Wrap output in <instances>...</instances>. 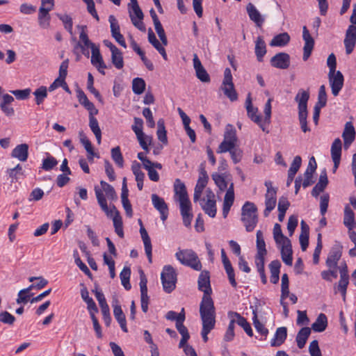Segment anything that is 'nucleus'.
Instances as JSON below:
<instances>
[{
    "label": "nucleus",
    "instance_id": "obj_1",
    "mask_svg": "<svg viewBox=\"0 0 356 356\" xmlns=\"http://www.w3.org/2000/svg\"><path fill=\"white\" fill-rule=\"evenodd\" d=\"M175 199L179 204L180 213L184 225L188 227L193 220L192 204L189 200L186 186L179 179L174 183Z\"/></svg>",
    "mask_w": 356,
    "mask_h": 356
},
{
    "label": "nucleus",
    "instance_id": "obj_2",
    "mask_svg": "<svg viewBox=\"0 0 356 356\" xmlns=\"http://www.w3.org/2000/svg\"><path fill=\"white\" fill-rule=\"evenodd\" d=\"M198 289L204 292L201 302L200 304V310L216 309L214 302L211 297L212 289L210 284L209 272L203 270L200 273L198 280Z\"/></svg>",
    "mask_w": 356,
    "mask_h": 356
},
{
    "label": "nucleus",
    "instance_id": "obj_3",
    "mask_svg": "<svg viewBox=\"0 0 356 356\" xmlns=\"http://www.w3.org/2000/svg\"><path fill=\"white\" fill-rule=\"evenodd\" d=\"M100 184L102 188L98 186H95L94 190L95 195L101 209L108 216L112 210L109 209L105 196H106L109 200L115 201L118 199V195L114 188L111 184L104 181H101Z\"/></svg>",
    "mask_w": 356,
    "mask_h": 356
},
{
    "label": "nucleus",
    "instance_id": "obj_4",
    "mask_svg": "<svg viewBox=\"0 0 356 356\" xmlns=\"http://www.w3.org/2000/svg\"><path fill=\"white\" fill-rule=\"evenodd\" d=\"M309 99V93L303 89L298 90L295 97V101L298 103V120L300 122V127L304 133L310 131L307 126V102Z\"/></svg>",
    "mask_w": 356,
    "mask_h": 356
},
{
    "label": "nucleus",
    "instance_id": "obj_5",
    "mask_svg": "<svg viewBox=\"0 0 356 356\" xmlns=\"http://www.w3.org/2000/svg\"><path fill=\"white\" fill-rule=\"evenodd\" d=\"M241 221L247 232L254 230L258 222L257 208L253 202H246L241 209Z\"/></svg>",
    "mask_w": 356,
    "mask_h": 356
},
{
    "label": "nucleus",
    "instance_id": "obj_6",
    "mask_svg": "<svg viewBox=\"0 0 356 356\" xmlns=\"http://www.w3.org/2000/svg\"><path fill=\"white\" fill-rule=\"evenodd\" d=\"M175 257L184 266H189L197 271L202 269V264L197 254L193 250L185 249L179 250L176 252Z\"/></svg>",
    "mask_w": 356,
    "mask_h": 356
},
{
    "label": "nucleus",
    "instance_id": "obj_7",
    "mask_svg": "<svg viewBox=\"0 0 356 356\" xmlns=\"http://www.w3.org/2000/svg\"><path fill=\"white\" fill-rule=\"evenodd\" d=\"M202 323L201 334L204 342L208 341V334L214 328L216 324V309L200 310Z\"/></svg>",
    "mask_w": 356,
    "mask_h": 356
},
{
    "label": "nucleus",
    "instance_id": "obj_8",
    "mask_svg": "<svg viewBox=\"0 0 356 356\" xmlns=\"http://www.w3.org/2000/svg\"><path fill=\"white\" fill-rule=\"evenodd\" d=\"M161 280L163 290L166 293H171L176 287L177 273L175 269L170 265L165 266L161 273Z\"/></svg>",
    "mask_w": 356,
    "mask_h": 356
},
{
    "label": "nucleus",
    "instance_id": "obj_9",
    "mask_svg": "<svg viewBox=\"0 0 356 356\" xmlns=\"http://www.w3.org/2000/svg\"><path fill=\"white\" fill-rule=\"evenodd\" d=\"M200 200V206L203 211L211 218L216 215V201L214 193L210 188H207L205 197Z\"/></svg>",
    "mask_w": 356,
    "mask_h": 356
},
{
    "label": "nucleus",
    "instance_id": "obj_10",
    "mask_svg": "<svg viewBox=\"0 0 356 356\" xmlns=\"http://www.w3.org/2000/svg\"><path fill=\"white\" fill-rule=\"evenodd\" d=\"M129 14L133 25L142 32H145L146 28L143 22L144 15L138 3L128 6Z\"/></svg>",
    "mask_w": 356,
    "mask_h": 356
},
{
    "label": "nucleus",
    "instance_id": "obj_11",
    "mask_svg": "<svg viewBox=\"0 0 356 356\" xmlns=\"http://www.w3.org/2000/svg\"><path fill=\"white\" fill-rule=\"evenodd\" d=\"M95 296L101 307L103 319L106 326H109L111 322V317L110 315L109 307L106 302V298L102 291L99 290L97 287L92 290Z\"/></svg>",
    "mask_w": 356,
    "mask_h": 356
},
{
    "label": "nucleus",
    "instance_id": "obj_12",
    "mask_svg": "<svg viewBox=\"0 0 356 356\" xmlns=\"http://www.w3.org/2000/svg\"><path fill=\"white\" fill-rule=\"evenodd\" d=\"M342 250L343 245L339 242H336L332 247L325 262L329 268H337L338 261L342 255Z\"/></svg>",
    "mask_w": 356,
    "mask_h": 356
},
{
    "label": "nucleus",
    "instance_id": "obj_13",
    "mask_svg": "<svg viewBox=\"0 0 356 356\" xmlns=\"http://www.w3.org/2000/svg\"><path fill=\"white\" fill-rule=\"evenodd\" d=\"M245 108L248 116L251 119V120L257 123L264 131H266V128L262 122L261 116L257 114L258 108L257 107H254L252 104L250 94H248L246 98Z\"/></svg>",
    "mask_w": 356,
    "mask_h": 356
},
{
    "label": "nucleus",
    "instance_id": "obj_14",
    "mask_svg": "<svg viewBox=\"0 0 356 356\" xmlns=\"http://www.w3.org/2000/svg\"><path fill=\"white\" fill-rule=\"evenodd\" d=\"M209 180V177L206 170L202 168L200 172V176L197 179V184L194 189L193 201L195 202L200 200L202 191L206 187Z\"/></svg>",
    "mask_w": 356,
    "mask_h": 356
},
{
    "label": "nucleus",
    "instance_id": "obj_15",
    "mask_svg": "<svg viewBox=\"0 0 356 356\" xmlns=\"http://www.w3.org/2000/svg\"><path fill=\"white\" fill-rule=\"evenodd\" d=\"M302 39L305 42L302 58L305 61L310 56L314 47V40L305 26L302 27Z\"/></svg>",
    "mask_w": 356,
    "mask_h": 356
},
{
    "label": "nucleus",
    "instance_id": "obj_16",
    "mask_svg": "<svg viewBox=\"0 0 356 356\" xmlns=\"http://www.w3.org/2000/svg\"><path fill=\"white\" fill-rule=\"evenodd\" d=\"M329 81L334 96H337L343 86V76L340 71H336L334 74H328Z\"/></svg>",
    "mask_w": 356,
    "mask_h": 356
},
{
    "label": "nucleus",
    "instance_id": "obj_17",
    "mask_svg": "<svg viewBox=\"0 0 356 356\" xmlns=\"http://www.w3.org/2000/svg\"><path fill=\"white\" fill-rule=\"evenodd\" d=\"M108 22L111 26V32L112 37L116 40V42L122 47L126 48L127 44L124 38V36L120 33V26L118 22L114 15H110L108 17Z\"/></svg>",
    "mask_w": 356,
    "mask_h": 356
},
{
    "label": "nucleus",
    "instance_id": "obj_18",
    "mask_svg": "<svg viewBox=\"0 0 356 356\" xmlns=\"http://www.w3.org/2000/svg\"><path fill=\"white\" fill-rule=\"evenodd\" d=\"M91 63L95 66L99 73L104 75V70L106 68V65L104 62L103 58L100 54L99 48L98 46L91 48Z\"/></svg>",
    "mask_w": 356,
    "mask_h": 356
},
{
    "label": "nucleus",
    "instance_id": "obj_19",
    "mask_svg": "<svg viewBox=\"0 0 356 356\" xmlns=\"http://www.w3.org/2000/svg\"><path fill=\"white\" fill-rule=\"evenodd\" d=\"M356 43V26L350 25L346 31V37L344 39V45L346 47V52L350 54L353 52Z\"/></svg>",
    "mask_w": 356,
    "mask_h": 356
},
{
    "label": "nucleus",
    "instance_id": "obj_20",
    "mask_svg": "<svg viewBox=\"0 0 356 356\" xmlns=\"http://www.w3.org/2000/svg\"><path fill=\"white\" fill-rule=\"evenodd\" d=\"M270 64L276 68L287 69L290 65V56L286 53H278L272 57Z\"/></svg>",
    "mask_w": 356,
    "mask_h": 356
},
{
    "label": "nucleus",
    "instance_id": "obj_21",
    "mask_svg": "<svg viewBox=\"0 0 356 356\" xmlns=\"http://www.w3.org/2000/svg\"><path fill=\"white\" fill-rule=\"evenodd\" d=\"M212 179L214 181L215 184L218 186L220 191L227 190L228 185L232 181L231 175L227 173L219 174L214 172L211 175Z\"/></svg>",
    "mask_w": 356,
    "mask_h": 356
},
{
    "label": "nucleus",
    "instance_id": "obj_22",
    "mask_svg": "<svg viewBox=\"0 0 356 356\" xmlns=\"http://www.w3.org/2000/svg\"><path fill=\"white\" fill-rule=\"evenodd\" d=\"M152 202L154 208L159 211L161 220L165 221L168 218V207L163 198L160 197L156 194H152Z\"/></svg>",
    "mask_w": 356,
    "mask_h": 356
},
{
    "label": "nucleus",
    "instance_id": "obj_23",
    "mask_svg": "<svg viewBox=\"0 0 356 356\" xmlns=\"http://www.w3.org/2000/svg\"><path fill=\"white\" fill-rule=\"evenodd\" d=\"M280 248L282 259L288 266H291L293 262V250L290 240H285V243L277 245Z\"/></svg>",
    "mask_w": 356,
    "mask_h": 356
},
{
    "label": "nucleus",
    "instance_id": "obj_24",
    "mask_svg": "<svg viewBox=\"0 0 356 356\" xmlns=\"http://www.w3.org/2000/svg\"><path fill=\"white\" fill-rule=\"evenodd\" d=\"M113 315L115 319L119 323L121 329L124 332H127V323L125 315L124 314L121 306L119 305L118 300L116 298H113Z\"/></svg>",
    "mask_w": 356,
    "mask_h": 356
},
{
    "label": "nucleus",
    "instance_id": "obj_25",
    "mask_svg": "<svg viewBox=\"0 0 356 356\" xmlns=\"http://www.w3.org/2000/svg\"><path fill=\"white\" fill-rule=\"evenodd\" d=\"M246 11L250 19L255 23L258 27H261L264 22V18L262 17L254 5L252 3H248Z\"/></svg>",
    "mask_w": 356,
    "mask_h": 356
},
{
    "label": "nucleus",
    "instance_id": "obj_26",
    "mask_svg": "<svg viewBox=\"0 0 356 356\" xmlns=\"http://www.w3.org/2000/svg\"><path fill=\"white\" fill-rule=\"evenodd\" d=\"M277 191H273L271 190L266 191L265 195V206L266 209L264 211L265 217L268 216L269 213L273 211L276 205L277 202Z\"/></svg>",
    "mask_w": 356,
    "mask_h": 356
},
{
    "label": "nucleus",
    "instance_id": "obj_27",
    "mask_svg": "<svg viewBox=\"0 0 356 356\" xmlns=\"http://www.w3.org/2000/svg\"><path fill=\"white\" fill-rule=\"evenodd\" d=\"M11 156L22 162L26 161L29 157V145L26 143L17 145L13 149Z\"/></svg>",
    "mask_w": 356,
    "mask_h": 356
},
{
    "label": "nucleus",
    "instance_id": "obj_28",
    "mask_svg": "<svg viewBox=\"0 0 356 356\" xmlns=\"http://www.w3.org/2000/svg\"><path fill=\"white\" fill-rule=\"evenodd\" d=\"M228 317H233L236 318V323H237L238 325L243 328L244 331L248 336L252 337L253 335L252 330L251 328L250 323L244 317L241 316V314L235 312H229Z\"/></svg>",
    "mask_w": 356,
    "mask_h": 356
},
{
    "label": "nucleus",
    "instance_id": "obj_29",
    "mask_svg": "<svg viewBox=\"0 0 356 356\" xmlns=\"http://www.w3.org/2000/svg\"><path fill=\"white\" fill-rule=\"evenodd\" d=\"M112 210L111 212H110V215L113 212H114V216L113 217V226L115 228V232L118 234V236L120 238L124 237V231H123V223L122 217L120 215L119 211L116 209L115 207L113 205L112 208L110 209Z\"/></svg>",
    "mask_w": 356,
    "mask_h": 356
},
{
    "label": "nucleus",
    "instance_id": "obj_30",
    "mask_svg": "<svg viewBox=\"0 0 356 356\" xmlns=\"http://www.w3.org/2000/svg\"><path fill=\"white\" fill-rule=\"evenodd\" d=\"M140 233L144 243L145 254L148 258L149 262L151 264L152 262V246L150 238L143 225H141V227H140Z\"/></svg>",
    "mask_w": 356,
    "mask_h": 356
},
{
    "label": "nucleus",
    "instance_id": "obj_31",
    "mask_svg": "<svg viewBox=\"0 0 356 356\" xmlns=\"http://www.w3.org/2000/svg\"><path fill=\"white\" fill-rule=\"evenodd\" d=\"M342 137L344 141V147L348 148L355 138V128L351 122H348L346 123Z\"/></svg>",
    "mask_w": 356,
    "mask_h": 356
},
{
    "label": "nucleus",
    "instance_id": "obj_32",
    "mask_svg": "<svg viewBox=\"0 0 356 356\" xmlns=\"http://www.w3.org/2000/svg\"><path fill=\"white\" fill-rule=\"evenodd\" d=\"M287 337V329L286 327H280L276 330L273 339L270 341L271 346L277 347L281 346Z\"/></svg>",
    "mask_w": 356,
    "mask_h": 356
},
{
    "label": "nucleus",
    "instance_id": "obj_33",
    "mask_svg": "<svg viewBox=\"0 0 356 356\" xmlns=\"http://www.w3.org/2000/svg\"><path fill=\"white\" fill-rule=\"evenodd\" d=\"M328 184V179L325 170H323L319 177L318 182L313 188L312 191V195L314 197H317L321 193H322Z\"/></svg>",
    "mask_w": 356,
    "mask_h": 356
},
{
    "label": "nucleus",
    "instance_id": "obj_34",
    "mask_svg": "<svg viewBox=\"0 0 356 356\" xmlns=\"http://www.w3.org/2000/svg\"><path fill=\"white\" fill-rule=\"evenodd\" d=\"M343 224L349 230L356 227L355 213L348 205L344 209Z\"/></svg>",
    "mask_w": 356,
    "mask_h": 356
},
{
    "label": "nucleus",
    "instance_id": "obj_35",
    "mask_svg": "<svg viewBox=\"0 0 356 356\" xmlns=\"http://www.w3.org/2000/svg\"><path fill=\"white\" fill-rule=\"evenodd\" d=\"M148 41L159 52L163 59L167 60L168 56L165 50L159 42V41L156 39V35L151 29H149L148 31Z\"/></svg>",
    "mask_w": 356,
    "mask_h": 356
},
{
    "label": "nucleus",
    "instance_id": "obj_36",
    "mask_svg": "<svg viewBox=\"0 0 356 356\" xmlns=\"http://www.w3.org/2000/svg\"><path fill=\"white\" fill-rule=\"evenodd\" d=\"M281 263L279 260H273L269 264L270 272V280L273 284H277L280 280Z\"/></svg>",
    "mask_w": 356,
    "mask_h": 356
},
{
    "label": "nucleus",
    "instance_id": "obj_37",
    "mask_svg": "<svg viewBox=\"0 0 356 356\" xmlns=\"http://www.w3.org/2000/svg\"><path fill=\"white\" fill-rule=\"evenodd\" d=\"M311 334V329L308 327H304L300 330L296 336L297 346L300 349L305 347L307 340Z\"/></svg>",
    "mask_w": 356,
    "mask_h": 356
},
{
    "label": "nucleus",
    "instance_id": "obj_38",
    "mask_svg": "<svg viewBox=\"0 0 356 356\" xmlns=\"http://www.w3.org/2000/svg\"><path fill=\"white\" fill-rule=\"evenodd\" d=\"M327 326V318L325 314H320L315 322L312 325V329L314 332H323Z\"/></svg>",
    "mask_w": 356,
    "mask_h": 356
},
{
    "label": "nucleus",
    "instance_id": "obj_39",
    "mask_svg": "<svg viewBox=\"0 0 356 356\" xmlns=\"http://www.w3.org/2000/svg\"><path fill=\"white\" fill-rule=\"evenodd\" d=\"M266 54V43L261 36H259L255 41V54L258 61L263 60V57Z\"/></svg>",
    "mask_w": 356,
    "mask_h": 356
},
{
    "label": "nucleus",
    "instance_id": "obj_40",
    "mask_svg": "<svg viewBox=\"0 0 356 356\" xmlns=\"http://www.w3.org/2000/svg\"><path fill=\"white\" fill-rule=\"evenodd\" d=\"M222 140L237 145L238 137L236 135V131L233 125L227 124L226 126Z\"/></svg>",
    "mask_w": 356,
    "mask_h": 356
},
{
    "label": "nucleus",
    "instance_id": "obj_41",
    "mask_svg": "<svg viewBox=\"0 0 356 356\" xmlns=\"http://www.w3.org/2000/svg\"><path fill=\"white\" fill-rule=\"evenodd\" d=\"M290 41V36L287 33H282L275 35L271 40L270 45L272 47H283Z\"/></svg>",
    "mask_w": 356,
    "mask_h": 356
},
{
    "label": "nucleus",
    "instance_id": "obj_42",
    "mask_svg": "<svg viewBox=\"0 0 356 356\" xmlns=\"http://www.w3.org/2000/svg\"><path fill=\"white\" fill-rule=\"evenodd\" d=\"M81 298L88 305V309L90 312H97L98 308L93 299L89 296V293L86 288L81 289Z\"/></svg>",
    "mask_w": 356,
    "mask_h": 356
},
{
    "label": "nucleus",
    "instance_id": "obj_43",
    "mask_svg": "<svg viewBox=\"0 0 356 356\" xmlns=\"http://www.w3.org/2000/svg\"><path fill=\"white\" fill-rule=\"evenodd\" d=\"M49 11L45 10L44 8H39L38 23L43 29H47L50 24Z\"/></svg>",
    "mask_w": 356,
    "mask_h": 356
},
{
    "label": "nucleus",
    "instance_id": "obj_44",
    "mask_svg": "<svg viewBox=\"0 0 356 356\" xmlns=\"http://www.w3.org/2000/svg\"><path fill=\"white\" fill-rule=\"evenodd\" d=\"M7 174L10 178V182L17 181L20 177L24 175V170L20 164H17L15 168L7 170Z\"/></svg>",
    "mask_w": 356,
    "mask_h": 356
},
{
    "label": "nucleus",
    "instance_id": "obj_45",
    "mask_svg": "<svg viewBox=\"0 0 356 356\" xmlns=\"http://www.w3.org/2000/svg\"><path fill=\"white\" fill-rule=\"evenodd\" d=\"M224 94L231 100V101H235L238 98L237 93L234 89V86L232 82H228L222 83V88Z\"/></svg>",
    "mask_w": 356,
    "mask_h": 356
},
{
    "label": "nucleus",
    "instance_id": "obj_46",
    "mask_svg": "<svg viewBox=\"0 0 356 356\" xmlns=\"http://www.w3.org/2000/svg\"><path fill=\"white\" fill-rule=\"evenodd\" d=\"M89 127L95 136L97 143L99 145L102 141V131L99 128L97 120L95 118H92L89 120Z\"/></svg>",
    "mask_w": 356,
    "mask_h": 356
},
{
    "label": "nucleus",
    "instance_id": "obj_47",
    "mask_svg": "<svg viewBox=\"0 0 356 356\" xmlns=\"http://www.w3.org/2000/svg\"><path fill=\"white\" fill-rule=\"evenodd\" d=\"M111 158L119 168H123L124 159L120 151V147L117 146L111 149Z\"/></svg>",
    "mask_w": 356,
    "mask_h": 356
},
{
    "label": "nucleus",
    "instance_id": "obj_48",
    "mask_svg": "<svg viewBox=\"0 0 356 356\" xmlns=\"http://www.w3.org/2000/svg\"><path fill=\"white\" fill-rule=\"evenodd\" d=\"M273 238L277 245L285 243V240H289L285 236L282 231V228L280 224L276 223L273 227Z\"/></svg>",
    "mask_w": 356,
    "mask_h": 356
},
{
    "label": "nucleus",
    "instance_id": "obj_49",
    "mask_svg": "<svg viewBox=\"0 0 356 356\" xmlns=\"http://www.w3.org/2000/svg\"><path fill=\"white\" fill-rule=\"evenodd\" d=\"M341 155V141L339 138H336L331 147V156L332 160L340 159Z\"/></svg>",
    "mask_w": 356,
    "mask_h": 356
},
{
    "label": "nucleus",
    "instance_id": "obj_50",
    "mask_svg": "<svg viewBox=\"0 0 356 356\" xmlns=\"http://www.w3.org/2000/svg\"><path fill=\"white\" fill-rule=\"evenodd\" d=\"M158 129L156 131V135L158 139L163 143H168V138L166 135V130L164 124V121L163 119H160L157 122Z\"/></svg>",
    "mask_w": 356,
    "mask_h": 356
},
{
    "label": "nucleus",
    "instance_id": "obj_51",
    "mask_svg": "<svg viewBox=\"0 0 356 356\" xmlns=\"http://www.w3.org/2000/svg\"><path fill=\"white\" fill-rule=\"evenodd\" d=\"M145 82L142 78H135L132 81V90L136 95L142 94L145 89Z\"/></svg>",
    "mask_w": 356,
    "mask_h": 356
},
{
    "label": "nucleus",
    "instance_id": "obj_52",
    "mask_svg": "<svg viewBox=\"0 0 356 356\" xmlns=\"http://www.w3.org/2000/svg\"><path fill=\"white\" fill-rule=\"evenodd\" d=\"M111 60L113 65L118 70H120L124 66V61L122 54L118 49L111 53Z\"/></svg>",
    "mask_w": 356,
    "mask_h": 356
},
{
    "label": "nucleus",
    "instance_id": "obj_53",
    "mask_svg": "<svg viewBox=\"0 0 356 356\" xmlns=\"http://www.w3.org/2000/svg\"><path fill=\"white\" fill-rule=\"evenodd\" d=\"M257 254H266L267 250L266 243L264 240L263 233L261 230L257 232Z\"/></svg>",
    "mask_w": 356,
    "mask_h": 356
},
{
    "label": "nucleus",
    "instance_id": "obj_54",
    "mask_svg": "<svg viewBox=\"0 0 356 356\" xmlns=\"http://www.w3.org/2000/svg\"><path fill=\"white\" fill-rule=\"evenodd\" d=\"M130 275L131 270L129 267H124L120 274L122 284L127 290H129L131 287L129 282Z\"/></svg>",
    "mask_w": 356,
    "mask_h": 356
},
{
    "label": "nucleus",
    "instance_id": "obj_55",
    "mask_svg": "<svg viewBox=\"0 0 356 356\" xmlns=\"http://www.w3.org/2000/svg\"><path fill=\"white\" fill-rule=\"evenodd\" d=\"M234 201V183L231 182L224 197L223 205L231 207Z\"/></svg>",
    "mask_w": 356,
    "mask_h": 356
},
{
    "label": "nucleus",
    "instance_id": "obj_56",
    "mask_svg": "<svg viewBox=\"0 0 356 356\" xmlns=\"http://www.w3.org/2000/svg\"><path fill=\"white\" fill-rule=\"evenodd\" d=\"M33 95L35 97L36 104L40 105L47 97V89L45 86H40L33 92Z\"/></svg>",
    "mask_w": 356,
    "mask_h": 356
},
{
    "label": "nucleus",
    "instance_id": "obj_57",
    "mask_svg": "<svg viewBox=\"0 0 356 356\" xmlns=\"http://www.w3.org/2000/svg\"><path fill=\"white\" fill-rule=\"evenodd\" d=\"M289 277L286 273H284L282 276V284H281V298L282 300L286 299L289 295Z\"/></svg>",
    "mask_w": 356,
    "mask_h": 356
},
{
    "label": "nucleus",
    "instance_id": "obj_58",
    "mask_svg": "<svg viewBox=\"0 0 356 356\" xmlns=\"http://www.w3.org/2000/svg\"><path fill=\"white\" fill-rule=\"evenodd\" d=\"M349 283V276L340 275V280L338 284V290L341 293L343 300L346 298V290Z\"/></svg>",
    "mask_w": 356,
    "mask_h": 356
},
{
    "label": "nucleus",
    "instance_id": "obj_59",
    "mask_svg": "<svg viewBox=\"0 0 356 356\" xmlns=\"http://www.w3.org/2000/svg\"><path fill=\"white\" fill-rule=\"evenodd\" d=\"M253 324L258 332L263 336H266L268 333V329L258 320L256 310H253Z\"/></svg>",
    "mask_w": 356,
    "mask_h": 356
},
{
    "label": "nucleus",
    "instance_id": "obj_60",
    "mask_svg": "<svg viewBox=\"0 0 356 356\" xmlns=\"http://www.w3.org/2000/svg\"><path fill=\"white\" fill-rule=\"evenodd\" d=\"M79 28L81 29V32L80 33L79 38L80 40L83 42L82 45L86 47H90V49L92 47H95L96 44L93 42H92L88 36L87 33L86 32L85 29H86V26H78Z\"/></svg>",
    "mask_w": 356,
    "mask_h": 356
},
{
    "label": "nucleus",
    "instance_id": "obj_61",
    "mask_svg": "<svg viewBox=\"0 0 356 356\" xmlns=\"http://www.w3.org/2000/svg\"><path fill=\"white\" fill-rule=\"evenodd\" d=\"M327 103V94L325 91V87L324 85H322L319 88L318 95V102L315 104L316 106L324 107L325 106Z\"/></svg>",
    "mask_w": 356,
    "mask_h": 356
},
{
    "label": "nucleus",
    "instance_id": "obj_62",
    "mask_svg": "<svg viewBox=\"0 0 356 356\" xmlns=\"http://www.w3.org/2000/svg\"><path fill=\"white\" fill-rule=\"evenodd\" d=\"M230 318V322L229 323L228 327L224 336V339L226 341H232L234 337V327L236 318L232 317Z\"/></svg>",
    "mask_w": 356,
    "mask_h": 356
},
{
    "label": "nucleus",
    "instance_id": "obj_63",
    "mask_svg": "<svg viewBox=\"0 0 356 356\" xmlns=\"http://www.w3.org/2000/svg\"><path fill=\"white\" fill-rule=\"evenodd\" d=\"M137 137V139L139 142L140 147L147 152H149L148 145L151 144L152 138L149 136L145 135L143 134L142 135H139Z\"/></svg>",
    "mask_w": 356,
    "mask_h": 356
},
{
    "label": "nucleus",
    "instance_id": "obj_64",
    "mask_svg": "<svg viewBox=\"0 0 356 356\" xmlns=\"http://www.w3.org/2000/svg\"><path fill=\"white\" fill-rule=\"evenodd\" d=\"M236 146H237V145L234 144L233 143H229L222 140L218 145L216 152L218 154L229 152H231V150Z\"/></svg>",
    "mask_w": 356,
    "mask_h": 356
}]
</instances>
